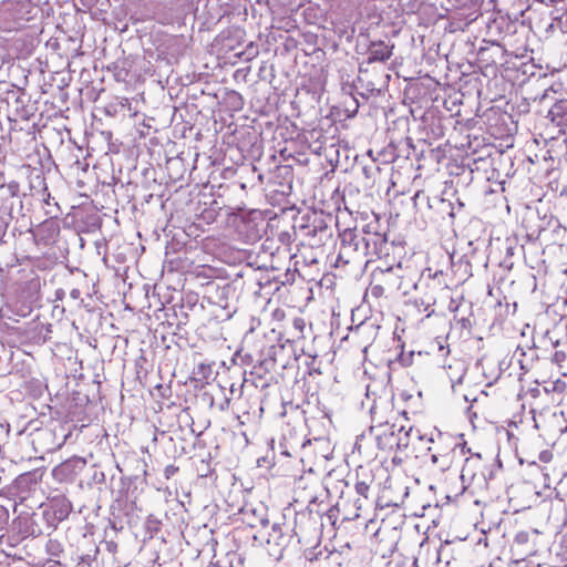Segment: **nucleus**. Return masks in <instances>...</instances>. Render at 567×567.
Wrapping results in <instances>:
<instances>
[{"mask_svg":"<svg viewBox=\"0 0 567 567\" xmlns=\"http://www.w3.org/2000/svg\"><path fill=\"white\" fill-rule=\"evenodd\" d=\"M137 116H138L137 112H134L133 114H131V117H137Z\"/></svg>","mask_w":567,"mask_h":567,"instance_id":"nucleus-46","label":"nucleus"},{"mask_svg":"<svg viewBox=\"0 0 567 567\" xmlns=\"http://www.w3.org/2000/svg\"><path fill=\"white\" fill-rule=\"evenodd\" d=\"M395 109L390 107L388 112H385V117L389 120L391 116H394Z\"/></svg>","mask_w":567,"mask_h":567,"instance_id":"nucleus-36","label":"nucleus"},{"mask_svg":"<svg viewBox=\"0 0 567 567\" xmlns=\"http://www.w3.org/2000/svg\"><path fill=\"white\" fill-rule=\"evenodd\" d=\"M442 275V271H436L433 276L415 285L419 296L415 297L414 303L421 311H429L427 317L434 312L431 308L436 303L437 298L449 288L440 280Z\"/></svg>","mask_w":567,"mask_h":567,"instance_id":"nucleus-2","label":"nucleus"},{"mask_svg":"<svg viewBox=\"0 0 567 567\" xmlns=\"http://www.w3.org/2000/svg\"><path fill=\"white\" fill-rule=\"evenodd\" d=\"M465 109L462 113L458 109L455 114L444 115L440 109H406V113L412 117V122L417 127L433 137H441L450 127L457 130L474 127L483 128V125H488L491 115L495 114L494 109Z\"/></svg>","mask_w":567,"mask_h":567,"instance_id":"nucleus-1","label":"nucleus"},{"mask_svg":"<svg viewBox=\"0 0 567 567\" xmlns=\"http://www.w3.org/2000/svg\"><path fill=\"white\" fill-rule=\"evenodd\" d=\"M293 326L299 331V333H301L305 327V321L300 318H297L293 320Z\"/></svg>","mask_w":567,"mask_h":567,"instance_id":"nucleus-29","label":"nucleus"},{"mask_svg":"<svg viewBox=\"0 0 567 567\" xmlns=\"http://www.w3.org/2000/svg\"><path fill=\"white\" fill-rule=\"evenodd\" d=\"M437 209L442 215L446 214L450 219L455 216L453 204L450 200L439 199Z\"/></svg>","mask_w":567,"mask_h":567,"instance_id":"nucleus-16","label":"nucleus"},{"mask_svg":"<svg viewBox=\"0 0 567 567\" xmlns=\"http://www.w3.org/2000/svg\"><path fill=\"white\" fill-rule=\"evenodd\" d=\"M132 61L127 58H121L107 65V71L112 73L113 78L117 82L128 83L133 78Z\"/></svg>","mask_w":567,"mask_h":567,"instance_id":"nucleus-9","label":"nucleus"},{"mask_svg":"<svg viewBox=\"0 0 567 567\" xmlns=\"http://www.w3.org/2000/svg\"><path fill=\"white\" fill-rule=\"evenodd\" d=\"M17 96H20V90L8 91L3 97V102H6L8 105L14 104Z\"/></svg>","mask_w":567,"mask_h":567,"instance_id":"nucleus-23","label":"nucleus"},{"mask_svg":"<svg viewBox=\"0 0 567 567\" xmlns=\"http://www.w3.org/2000/svg\"><path fill=\"white\" fill-rule=\"evenodd\" d=\"M431 460H432V463H434V464H435V463H437L439 457H437L435 454H433V455L431 456Z\"/></svg>","mask_w":567,"mask_h":567,"instance_id":"nucleus-41","label":"nucleus"},{"mask_svg":"<svg viewBox=\"0 0 567 567\" xmlns=\"http://www.w3.org/2000/svg\"><path fill=\"white\" fill-rule=\"evenodd\" d=\"M8 192L10 194V196H17L18 193H19V184L16 183V182H12V183H9L8 184Z\"/></svg>","mask_w":567,"mask_h":567,"instance_id":"nucleus-28","label":"nucleus"},{"mask_svg":"<svg viewBox=\"0 0 567 567\" xmlns=\"http://www.w3.org/2000/svg\"><path fill=\"white\" fill-rule=\"evenodd\" d=\"M328 113L326 114V117H330L333 115V109H327Z\"/></svg>","mask_w":567,"mask_h":567,"instance_id":"nucleus-40","label":"nucleus"},{"mask_svg":"<svg viewBox=\"0 0 567 567\" xmlns=\"http://www.w3.org/2000/svg\"><path fill=\"white\" fill-rule=\"evenodd\" d=\"M382 275L393 274L396 277H401L402 266L398 264L396 266H389L385 269L379 268Z\"/></svg>","mask_w":567,"mask_h":567,"instance_id":"nucleus-20","label":"nucleus"},{"mask_svg":"<svg viewBox=\"0 0 567 567\" xmlns=\"http://www.w3.org/2000/svg\"><path fill=\"white\" fill-rule=\"evenodd\" d=\"M228 101L233 105L239 104V103H241V96L237 92H231L228 95Z\"/></svg>","mask_w":567,"mask_h":567,"instance_id":"nucleus-27","label":"nucleus"},{"mask_svg":"<svg viewBox=\"0 0 567 567\" xmlns=\"http://www.w3.org/2000/svg\"><path fill=\"white\" fill-rule=\"evenodd\" d=\"M178 472V467L175 465H167L164 470V474L166 478H171Z\"/></svg>","mask_w":567,"mask_h":567,"instance_id":"nucleus-26","label":"nucleus"},{"mask_svg":"<svg viewBox=\"0 0 567 567\" xmlns=\"http://www.w3.org/2000/svg\"><path fill=\"white\" fill-rule=\"evenodd\" d=\"M274 72L275 68L272 64L269 65L267 62H262L258 71V76L264 81L271 82V80L275 78Z\"/></svg>","mask_w":567,"mask_h":567,"instance_id":"nucleus-15","label":"nucleus"},{"mask_svg":"<svg viewBox=\"0 0 567 567\" xmlns=\"http://www.w3.org/2000/svg\"><path fill=\"white\" fill-rule=\"evenodd\" d=\"M71 512H72V505L66 499L58 501L55 503V505H54V512L53 513H54V516L59 520L65 519Z\"/></svg>","mask_w":567,"mask_h":567,"instance_id":"nucleus-13","label":"nucleus"},{"mask_svg":"<svg viewBox=\"0 0 567 567\" xmlns=\"http://www.w3.org/2000/svg\"><path fill=\"white\" fill-rule=\"evenodd\" d=\"M31 188H39L44 194L48 190L44 176L37 174L31 181Z\"/></svg>","mask_w":567,"mask_h":567,"instance_id":"nucleus-17","label":"nucleus"},{"mask_svg":"<svg viewBox=\"0 0 567 567\" xmlns=\"http://www.w3.org/2000/svg\"><path fill=\"white\" fill-rule=\"evenodd\" d=\"M354 488L359 495L363 496L364 498L369 497V491H370L369 483H367L364 481L357 482L354 485Z\"/></svg>","mask_w":567,"mask_h":567,"instance_id":"nucleus-19","label":"nucleus"},{"mask_svg":"<svg viewBox=\"0 0 567 567\" xmlns=\"http://www.w3.org/2000/svg\"><path fill=\"white\" fill-rule=\"evenodd\" d=\"M198 369H199V371H200V372H203V373H204V371H205V370H207L208 368H207L206 365H204V364H200V365L198 367Z\"/></svg>","mask_w":567,"mask_h":567,"instance_id":"nucleus-42","label":"nucleus"},{"mask_svg":"<svg viewBox=\"0 0 567 567\" xmlns=\"http://www.w3.org/2000/svg\"><path fill=\"white\" fill-rule=\"evenodd\" d=\"M42 197H43V200L47 204H49V202H50V194L48 193V190L44 194L42 193Z\"/></svg>","mask_w":567,"mask_h":567,"instance_id":"nucleus-38","label":"nucleus"},{"mask_svg":"<svg viewBox=\"0 0 567 567\" xmlns=\"http://www.w3.org/2000/svg\"><path fill=\"white\" fill-rule=\"evenodd\" d=\"M8 117L11 122L18 124L19 121H31L34 117V113H29V109H13V113L9 114Z\"/></svg>","mask_w":567,"mask_h":567,"instance_id":"nucleus-14","label":"nucleus"},{"mask_svg":"<svg viewBox=\"0 0 567 567\" xmlns=\"http://www.w3.org/2000/svg\"><path fill=\"white\" fill-rule=\"evenodd\" d=\"M529 542V534L527 532H519L516 534L514 544L512 546V550L516 556H529L534 553V548L530 547L525 551H519L518 547L528 544Z\"/></svg>","mask_w":567,"mask_h":567,"instance_id":"nucleus-12","label":"nucleus"},{"mask_svg":"<svg viewBox=\"0 0 567 567\" xmlns=\"http://www.w3.org/2000/svg\"><path fill=\"white\" fill-rule=\"evenodd\" d=\"M555 361L559 362L565 359V353L560 351H556L554 354Z\"/></svg>","mask_w":567,"mask_h":567,"instance_id":"nucleus-33","label":"nucleus"},{"mask_svg":"<svg viewBox=\"0 0 567 567\" xmlns=\"http://www.w3.org/2000/svg\"><path fill=\"white\" fill-rule=\"evenodd\" d=\"M371 291L374 296H380L383 291V288L381 286H373Z\"/></svg>","mask_w":567,"mask_h":567,"instance_id":"nucleus-32","label":"nucleus"},{"mask_svg":"<svg viewBox=\"0 0 567 567\" xmlns=\"http://www.w3.org/2000/svg\"><path fill=\"white\" fill-rule=\"evenodd\" d=\"M551 342H553L554 347H557V346L559 344V341H558V340H556V341H551Z\"/></svg>","mask_w":567,"mask_h":567,"instance_id":"nucleus-47","label":"nucleus"},{"mask_svg":"<svg viewBox=\"0 0 567 567\" xmlns=\"http://www.w3.org/2000/svg\"><path fill=\"white\" fill-rule=\"evenodd\" d=\"M341 247L338 255V260L349 264L355 258L365 257V251L362 249L361 237L357 234L355 229L347 228L339 234Z\"/></svg>","mask_w":567,"mask_h":567,"instance_id":"nucleus-3","label":"nucleus"},{"mask_svg":"<svg viewBox=\"0 0 567 567\" xmlns=\"http://www.w3.org/2000/svg\"><path fill=\"white\" fill-rule=\"evenodd\" d=\"M344 111L347 112V117H353L358 113V109H353L351 112H348V109Z\"/></svg>","mask_w":567,"mask_h":567,"instance_id":"nucleus-37","label":"nucleus"},{"mask_svg":"<svg viewBox=\"0 0 567 567\" xmlns=\"http://www.w3.org/2000/svg\"><path fill=\"white\" fill-rule=\"evenodd\" d=\"M379 168L373 164V165H370V166H363L362 167V174L364 175V177L368 179V181H371L373 179L374 177V173L378 171Z\"/></svg>","mask_w":567,"mask_h":567,"instance_id":"nucleus-21","label":"nucleus"},{"mask_svg":"<svg viewBox=\"0 0 567 567\" xmlns=\"http://www.w3.org/2000/svg\"><path fill=\"white\" fill-rule=\"evenodd\" d=\"M373 231H381L380 230V225H379V220H374L373 223H369L362 230L363 235L362 236H367V235H370V233H373Z\"/></svg>","mask_w":567,"mask_h":567,"instance_id":"nucleus-22","label":"nucleus"},{"mask_svg":"<svg viewBox=\"0 0 567 567\" xmlns=\"http://www.w3.org/2000/svg\"><path fill=\"white\" fill-rule=\"evenodd\" d=\"M412 432V427L405 430L402 425L396 429L395 424H392L385 429L382 434L377 436L378 446L382 450L392 449L394 445L399 449H406L409 446V436Z\"/></svg>","mask_w":567,"mask_h":567,"instance_id":"nucleus-4","label":"nucleus"},{"mask_svg":"<svg viewBox=\"0 0 567 567\" xmlns=\"http://www.w3.org/2000/svg\"><path fill=\"white\" fill-rule=\"evenodd\" d=\"M25 97L27 94L20 90V96H17V99L14 100V104H21L24 106V104L27 103Z\"/></svg>","mask_w":567,"mask_h":567,"instance_id":"nucleus-30","label":"nucleus"},{"mask_svg":"<svg viewBox=\"0 0 567 567\" xmlns=\"http://www.w3.org/2000/svg\"><path fill=\"white\" fill-rule=\"evenodd\" d=\"M154 122H155L154 117H150L147 122L143 121V125L145 127L151 128V127H153Z\"/></svg>","mask_w":567,"mask_h":567,"instance_id":"nucleus-35","label":"nucleus"},{"mask_svg":"<svg viewBox=\"0 0 567 567\" xmlns=\"http://www.w3.org/2000/svg\"><path fill=\"white\" fill-rule=\"evenodd\" d=\"M0 434L8 435V430H6L2 425H0Z\"/></svg>","mask_w":567,"mask_h":567,"instance_id":"nucleus-39","label":"nucleus"},{"mask_svg":"<svg viewBox=\"0 0 567 567\" xmlns=\"http://www.w3.org/2000/svg\"><path fill=\"white\" fill-rule=\"evenodd\" d=\"M487 49H481L480 51V55L483 58L485 55V53H487Z\"/></svg>","mask_w":567,"mask_h":567,"instance_id":"nucleus-43","label":"nucleus"},{"mask_svg":"<svg viewBox=\"0 0 567 567\" xmlns=\"http://www.w3.org/2000/svg\"><path fill=\"white\" fill-rule=\"evenodd\" d=\"M392 48L382 41L372 42L368 52V63L386 61L392 54Z\"/></svg>","mask_w":567,"mask_h":567,"instance_id":"nucleus-11","label":"nucleus"},{"mask_svg":"<svg viewBox=\"0 0 567 567\" xmlns=\"http://www.w3.org/2000/svg\"><path fill=\"white\" fill-rule=\"evenodd\" d=\"M546 134L549 138H557L565 135L567 142V110L566 109H548L547 114L543 117Z\"/></svg>","mask_w":567,"mask_h":567,"instance_id":"nucleus-5","label":"nucleus"},{"mask_svg":"<svg viewBox=\"0 0 567 567\" xmlns=\"http://www.w3.org/2000/svg\"><path fill=\"white\" fill-rule=\"evenodd\" d=\"M107 546H109V549H113V547H114V548L116 547V545H115V544H113V543H109V544H107Z\"/></svg>","mask_w":567,"mask_h":567,"instance_id":"nucleus-45","label":"nucleus"},{"mask_svg":"<svg viewBox=\"0 0 567 567\" xmlns=\"http://www.w3.org/2000/svg\"><path fill=\"white\" fill-rule=\"evenodd\" d=\"M540 460H542V461H546V455H543V454H542V455H540Z\"/></svg>","mask_w":567,"mask_h":567,"instance_id":"nucleus-48","label":"nucleus"},{"mask_svg":"<svg viewBox=\"0 0 567 567\" xmlns=\"http://www.w3.org/2000/svg\"><path fill=\"white\" fill-rule=\"evenodd\" d=\"M412 357H413V352H410L409 355H404L403 353H401L399 355L398 360L400 361V363L402 365L406 367V365L411 364Z\"/></svg>","mask_w":567,"mask_h":567,"instance_id":"nucleus-25","label":"nucleus"},{"mask_svg":"<svg viewBox=\"0 0 567 567\" xmlns=\"http://www.w3.org/2000/svg\"><path fill=\"white\" fill-rule=\"evenodd\" d=\"M271 178L275 185L281 187V189H276L277 192L285 193V188L290 189L293 181V169L291 165H278Z\"/></svg>","mask_w":567,"mask_h":567,"instance_id":"nucleus-10","label":"nucleus"},{"mask_svg":"<svg viewBox=\"0 0 567 567\" xmlns=\"http://www.w3.org/2000/svg\"><path fill=\"white\" fill-rule=\"evenodd\" d=\"M362 249L365 257H381L389 255V243L385 233L373 231L370 235L361 236Z\"/></svg>","mask_w":567,"mask_h":567,"instance_id":"nucleus-6","label":"nucleus"},{"mask_svg":"<svg viewBox=\"0 0 567 567\" xmlns=\"http://www.w3.org/2000/svg\"><path fill=\"white\" fill-rule=\"evenodd\" d=\"M243 522L251 528L261 527L266 529L269 520L267 518V511L264 506L260 507H245L241 509Z\"/></svg>","mask_w":567,"mask_h":567,"instance_id":"nucleus-7","label":"nucleus"},{"mask_svg":"<svg viewBox=\"0 0 567 567\" xmlns=\"http://www.w3.org/2000/svg\"><path fill=\"white\" fill-rule=\"evenodd\" d=\"M288 527L285 524L274 523L270 530L260 532L261 537H267V544H272L278 547L288 545L290 535Z\"/></svg>","mask_w":567,"mask_h":567,"instance_id":"nucleus-8","label":"nucleus"},{"mask_svg":"<svg viewBox=\"0 0 567 567\" xmlns=\"http://www.w3.org/2000/svg\"><path fill=\"white\" fill-rule=\"evenodd\" d=\"M336 110H337V114L340 115L341 109H336Z\"/></svg>","mask_w":567,"mask_h":567,"instance_id":"nucleus-49","label":"nucleus"},{"mask_svg":"<svg viewBox=\"0 0 567 567\" xmlns=\"http://www.w3.org/2000/svg\"><path fill=\"white\" fill-rule=\"evenodd\" d=\"M70 296L73 298V299H79L80 296H81V292L79 289H72L71 292H70Z\"/></svg>","mask_w":567,"mask_h":567,"instance_id":"nucleus-34","label":"nucleus"},{"mask_svg":"<svg viewBox=\"0 0 567 567\" xmlns=\"http://www.w3.org/2000/svg\"><path fill=\"white\" fill-rule=\"evenodd\" d=\"M410 117L408 115H402L400 117H398L396 120L393 121V123L395 125H398L399 127L401 128H408L409 130V126H410Z\"/></svg>","mask_w":567,"mask_h":567,"instance_id":"nucleus-24","label":"nucleus"},{"mask_svg":"<svg viewBox=\"0 0 567 567\" xmlns=\"http://www.w3.org/2000/svg\"><path fill=\"white\" fill-rule=\"evenodd\" d=\"M82 563H89L90 556L81 557Z\"/></svg>","mask_w":567,"mask_h":567,"instance_id":"nucleus-44","label":"nucleus"},{"mask_svg":"<svg viewBox=\"0 0 567 567\" xmlns=\"http://www.w3.org/2000/svg\"><path fill=\"white\" fill-rule=\"evenodd\" d=\"M102 113H104L105 115H109V116H114L115 113H116V109H109V107H105V109H99Z\"/></svg>","mask_w":567,"mask_h":567,"instance_id":"nucleus-31","label":"nucleus"},{"mask_svg":"<svg viewBox=\"0 0 567 567\" xmlns=\"http://www.w3.org/2000/svg\"><path fill=\"white\" fill-rule=\"evenodd\" d=\"M47 551L51 556H59L62 553V546L58 540L50 539L47 544Z\"/></svg>","mask_w":567,"mask_h":567,"instance_id":"nucleus-18","label":"nucleus"}]
</instances>
